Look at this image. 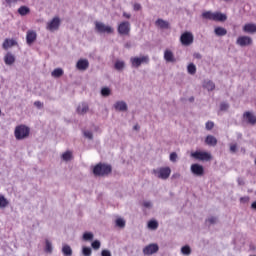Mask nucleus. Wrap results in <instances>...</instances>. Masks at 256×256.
Here are the masks:
<instances>
[{"label":"nucleus","instance_id":"20","mask_svg":"<svg viewBox=\"0 0 256 256\" xmlns=\"http://www.w3.org/2000/svg\"><path fill=\"white\" fill-rule=\"evenodd\" d=\"M61 254H64V256H73V249L69 248V245H64L61 247Z\"/></svg>","mask_w":256,"mask_h":256},{"label":"nucleus","instance_id":"58","mask_svg":"<svg viewBox=\"0 0 256 256\" xmlns=\"http://www.w3.org/2000/svg\"><path fill=\"white\" fill-rule=\"evenodd\" d=\"M180 177V174H177V173H175L174 175H172V178L173 179H177V178H179Z\"/></svg>","mask_w":256,"mask_h":256},{"label":"nucleus","instance_id":"15","mask_svg":"<svg viewBox=\"0 0 256 256\" xmlns=\"http://www.w3.org/2000/svg\"><path fill=\"white\" fill-rule=\"evenodd\" d=\"M242 118H244V121H247V124L255 125L256 123V117L255 115H252L251 112H244V115H242Z\"/></svg>","mask_w":256,"mask_h":256},{"label":"nucleus","instance_id":"34","mask_svg":"<svg viewBox=\"0 0 256 256\" xmlns=\"http://www.w3.org/2000/svg\"><path fill=\"white\" fill-rule=\"evenodd\" d=\"M82 256H91V248L82 247Z\"/></svg>","mask_w":256,"mask_h":256},{"label":"nucleus","instance_id":"23","mask_svg":"<svg viewBox=\"0 0 256 256\" xmlns=\"http://www.w3.org/2000/svg\"><path fill=\"white\" fill-rule=\"evenodd\" d=\"M115 110L116 111H127V103L115 102Z\"/></svg>","mask_w":256,"mask_h":256},{"label":"nucleus","instance_id":"37","mask_svg":"<svg viewBox=\"0 0 256 256\" xmlns=\"http://www.w3.org/2000/svg\"><path fill=\"white\" fill-rule=\"evenodd\" d=\"M76 65H89V60L87 59H80L76 62Z\"/></svg>","mask_w":256,"mask_h":256},{"label":"nucleus","instance_id":"62","mask_svg":"<svg viewBox=\"0 0 256 256\" xmlns=\"http://www.w3.org/2000/svg\"><path fill=\"white\" fill-rule=\"evenodd\" d=\"M189 65H194L193 63H189Z\"/></svg>","mask_w":256,"mask_h":256},{"label":"nucleus","instance_id":"46","mask_svg":"<svg viewBox=\"0 0 256 256\" xmlns=\"http://www.w3.org/2000/svg\"><path fill=\"white\" fill-rule=\"evenodd\" d=\"M34 107H37V109L43 108V102L34 101Z\"/></svg>","mask_w":256,"mask_h":256},{"label":"nucleus","instance_id":"40","mask_svg":"<svg viewBox=\"0 0 256 256\" xmlns=\"http://www.w3.org/2000/svg\"><path fill=\"white\" fill-rule=\"evenodd\" d=\"M46 253L51 254V242L49 240H46V249H44Z\"/></svg>","mask_w":256,"mask_h":256},{"label":"nucleus","instance_id":"19","mask_svg":"<svg viewBox=\"0 0 256 256\" xmlns=\"http://www.w3.org/2000/svg\"><path fill=\"white\" fill-rule=\"evenodd\" d=\"M214 33L217 37H225V35H227V29L223 27H216L214 29Z\"/></svg>","mask_w":256,"mask_h":256},{"label":"nucleus","instance_id":"48","mask_svg":"<svg viewBox=\"0 0 256 256\" xmlns=\"http://www.w3.org/2000/svg\"><path fill=\"white\" fill-rule=\"evenodd\" d=\"M100 256H111V252L109 250L100 251Z\"/></svg>","mask_w":256,"mask_h":256},{"label":"nucleus","instance_id":"55","mask_svg":"<svg viewBox=\"0 0 256 256\" xmlns=\"http://www.w3.org/2000/svg\"><path fill=\"white\" fill-rule=\"evenodd\" d=\"M201 54L200 53H194V58L195 59H201Z\"/></svg>","mask_w":256,"mask_h":256},{"label":"nucleus","instance_id":"9","mask_svg":"<svg viewBox=\"0 0 256 256\" xmlns=\"http://www.w3.org/2000/svg\"><path fill=\"white\" fill-rule=\"evenodd\" d=\"M61 27V19L54 17L50 22L47 23L46 29L48 31H57Z\"/></svg>","mask_w":256,"mask_h":256},{"label":"nucleus","instance_id":"13","mask_svg":"<svg viewBox=\"0 0 256 256\" xmlns=\"http://www.w3.org/2000/svg\"><path fill=\"white\" fill-rule=\"evenodd\" d=\"M35 41H37V32L29 30L26 34L27 45H32V43H35Z\"/></svg>","mask_w":256,"mask_h":256},{"label":"nucleus","instance_id":"26","mask_svg":"<svg viewBox=\"0 0 256 256\" xmlns=\"http://www.w3.org/2000/svg\"><path fill=\"white\" fill-rule=\"evenodd\" d=\"M164 59H165V61H167L168 63H174L173 52H171L170 50H166V51L164 52Z\"/></svg>","mask_w":256,"mask_h":256},{"label":"nucleus","instance_id":"53","mask_svg":"<svg viewBox=\"0 0 256 256\" xmlns=\"http://www.w3.org/2000/svg\"><path fill=\"white\" fill-rule=\"evenodd\" d=\"M123 17H125V19H131V14L123 12Z\"/></svg>","mask_w":256,"mask_h":256},{"label":"nucleus","instance_id":"17","mask_svg":"<svg viewBox=\"0 0 256 256\" xmlns=\"http://www.w3.org/2000/svg\"><path fill=\"white\" fill-rule=\"evenodd\" d=\"M4 61L6 65H13L15 63V55L8 52L4 57Z\"/></svg>","mask_w":256,"mask_h":256},{"label":"nucleus","instance_id":"45","mask_svg":"<svg viewBox=\"0 0 256 256\" xmlns=\"http://www.w3.org/2000/svg\"><path fill=\"white\" fill-rule=\"evenodd\" d=\"M87 69V65H76V70L85 71Z\"/></svg>","mask_w":256,"mask_h":256},{"label":"nucleus","instance_id":"41","mask_svg":"<svg viewBox=\"0 0 256 256\" xmlns=\"http://www.w3.org/2000/svg\"><path fill=\"white\" fill-rule=\"evenodd\" d=\"M212 129H213V122H210V121L205 122V130L210 131Z\"/></svg>","mask_w":256,"mask_h":256},{"label":"nucleus","instance_id":"39","mask_svg":"<svg viewBox=\"0 0 256 256\" xmlns=\"http://www.w3.org/2000/svg\"><path fill=\"white\" fill-rule=\"evenodd\" d=\"M91 249L99 250V241L94 240V242H91Z\"/></svg>","mask_w":256,"mask_h":256},{"label":"nucleus","instance_id":"27","mask_svg":"<svg viewBox=\"0 0 256 256\" xmlns=\"http://www.w3.org/2000/svg\"><path fill=\"white\" fill-rule=\"evenodd\" d=\"M73 159V152H64V154H61V160H64V162H67L69 160Z\"/></svg>","mask_w":256,"mask_h":256},{"label":"nucleus","instance_id":"43","mask_svg":"<svg viewBox=\"0 0 256 256\" xmlns=\"http://www.w3.org/2000/svg\"><path fill=\"white\" fill-rule=\"evenodd\" d=\"M237 151V144H230L229 145V152H236Z\"/></svg>","mask_w":256,"mask_h":256},{"label":"nucleus","instance_id":"1","mask_svg":"<svg viewBox=\"0 0 256 256\" xmlns=\"http://www.w3.org/2000/svg\"><path fill=\"white\" fill-rule=\"evenodd\" d=\"M31 135V128H27L25 125H18L13 130V137L16 141L27 139V136Z\"/></svg>","mask_w":256,"mask_h":256},{"label":"nucleus","instance_id":"21","mask_svg":"<svg viewBox=\"0 0 256 256\" xmlns=\"http://www.w3.org/2000/svg\"><path fill=\"white\" fill-rule=\"evenodd\" d=\"M243 31L245 33H256V25L255 24H246L243 27Z\"/></svg>","mask_w":256,"mask_h":256},{"label":"nucleus","instance_id":"49","mask_svg":"<svg viewBox=\"0 0 256 256\" xmlns=\"http://www.w3.org/2000/svg\"><path fill=\"white\" fill-rule=\"evenodd\" d=\"M133 9H134L135 11H141V4L135 3V4L133 5Z\"/></svg>","mask_w":256,"mask_h":256},{"label":"nucleus","instance_id":"10","mask_svg":"<svg viewBox=\"0 0 256 256\" xmlns=\"http://www.w3.org/2000/svg\"><path fill=\"white\" fill-rule=\"evenodd\" d=\"M236 43L240 47H247L249 45H253V39H251L249 36H240L237 38Z\"/></svg>","mask_w":256,"mask_h":256},{"label":"nucleus","instance_id":"14","mask_svg":"<svg viewBox=\"0 0 256 256\" xmlns=\"http://www.w3.org/2000/svg\"><path fill=\"white\" fill-rule=\"evenodd\" d=\"M132 65H141L142 63H149L148 56L135 57L130 59Z\"/></svg>","mask_w":256,"mask_h":256},{"label":"nucleus","instance_id":"59","mask_svg":"<svg viewBox=\"0 0 256 256\" xmlns=\"http://www.w3.org/2000/svg\"><path fill=\"white\" fill-rule=\"evenodd\" d=\"M5 2L8 4V5H11L13 3V0H5Z\"/></svg>","mask_w":256,"mask_h":256},{"label":"nucleus","instance_id":"5","mask_svg":"<svg viewBox=\"0 0 256 256\" xmlns=\"http://www.w3.org/2000/svg\"><path fill=\"white\" fill-rule=\"evenodd\" d=\"M190 157L193 158L196 161H202V162H208L212 157L210 156V153L204 152V151H196L193 153H190Z\"/></svg>","mask_w":256,"mask_h":256},{"label":"nucleus","instance_id":"35","mask_svg":"<svg viewBox=\"0 0 256 256\" xmlns=\"http://www.w3.org/2000/svg\"><path fill=\"white\" fill-rule=\"evenodd\" d=\"M0 208H7V199L0 196Z\"/></svg>","mask_w":256,"mask_h":256},{"label":"nucleus","instance_id":"28","mask_svg":"<svg viewBox=\"0 0 256 256\" xmlns=\"http://www.w3.org/2000/svg\"><path fill=\"white\" fill-rule=\"evenodd\" d=\"M62 75H63V70L61 68H55V70H52V77L61 78Z\"/></svg>","mask_w":256,"mask_h":256},{"label":"nucleus","instance_id":"6","mask_svg":"<svg viewBox=\"0 0 256 256\" xmlns=\"http://www.w3.org/2000/svg\"><path fill=\"white\" fill-rule=\"evenodd\" d=\"M95 30L97 33H107V35H111L115 30L113 27L105 25L103 22H95Z\"/></svg>","mask_w":256,"mask_h":256},{"label":"nucleus","instance_id":"29","mask_svg":"<svg viewBox=\"0 0 256 256\" xmlns=\"http://www.w3.org/2000/svg\"><path fill=\"white\" fill-rule=\"evenodd\" d=\"M110 94L111 90L109 88L103 87V89H100V96L109 97Z\"/></svg>","mask_w":256,"mask_h":256},{"label":"nucleus","instance_id":"56","mask_svg":"<svg viewBox=\"0 0 256 256\" xmlns=\"http://www.w3.org/2000/svg\"><path fill=\"white\" fill-rule=\"evenodd\" d=\"M250 208L256 210V201L253 202V204H250Z\"/></svg>","mask_w":256,"mask_h":256},{"label":"nucleus","instance_id":"25","mask_svg":"<svg viewBox=\"0 0 256 256\" xmlns=\"http://www.w3.org/2000/svg\"><path fill=\"white\" fill-rule=\"evenodd\" d=\"M18 13L19 15H21L22 17H25V15H29V13H31V9H29V7L27 6H21L18 9Z\"/></svg>","mask_w":256,"mask_h":256},{"label":"nucleus","instance_id":"24","mask_svg":"<svg viewBox=\"0 0 256 256\" xmlns=\"http://www.w3.org/2000/svg\"><path fill=\"white\" fill-rule=\"evenodd\" d=\"M76 113H79V115H85V113H87V104H79V107H76Z\"/></svg>","mask_w":256,"mask_h":256},{"label":"nucleus","instance_id":"3","mask_svg":"<svg viewBox=\"0 0 256 256\" xmlns=\"http://www.w3.org/2000/svg\"><path fill=\"white\" fill-rule=\"evenodd\" d=\"M203 19H209V21H220L221 23H224V21L227 19V15L221 13V12H211L206 11L202 13Z\"/></svg>","mask_w":256,"mask_h":256},{"label":"nucleus","instance_id":"51","mask_svg":"<svg viewBox=\"0 0 256 256\" xmlns=\"http://www.w3.org/2000/svg\"><path fill=\"white\" fill-rule=\"evenodd\" d=\"M208 223H209V224H214V223H216V217L208 218Z\"/></svg>","mask_w":256,"mask_h":256},{"label":"nucleus","instance_id":"52","mask_svg":"<svg viewBox=\"0 0 256 256\" xmlns=\"http://www.w3.org/2000/svg\"><path fill=\"white\" fill-rule=\"evenodd\" d=\"M115 71H121L123 70V65H115Z\"/></svg>","mask_w":256,"mask_h":256},{"label":"nucleus","instance_id":"36","mask_svg":"<svg viewBox=\"0 0 256 256\" xmlns=\"http://www.w3.org/2000/svg\"><path fill=\"white\" fill-rule=\"evenodd\" d=\"M181 254L184 256H189V246L181 247Z\"/></svg>","mask_w":256,"mask_h":256},{"label":"nucleus","instance_id":"31","mask_svg":"<svg viewBox=\"0 0 256 256\" xmlns=\"http://www.w3.org/2000/svg\"><path fill=\"white\" fill-rule=\"evenodd\" d=\"M92 239H93V234L89 232H85V234H82V240L91 241Z\"/></svg>","mask_w":256,"mask_h":256},{"label":"nucleus","instance_id":"30","mask_svg":"<svg viewBox=\"0 0 256 256\" xmlns=\"http://www.w3.org/2000/svg\"><path fill=\"white\" fill-rule=\"evenodd\" d=\"M208 91H213V82L205 81V84L202 85Z\"/></svg>","mask_w":256,"mask_h":256},{"label":"nucleus","instance_id":"42","mask_svg":"<svg viewBox=\"0 0 256 256\" xmlns=\"http://www.w3.org/2000/svg\"><path fill=\"white\" fill-rule=\"evenodd\" d=\"M176 160H177V154L174 153V152L170 153V154H169V161L174 162V161H176Z\"/></svg>","mask_w":256,"mask_h":256},{"label":"nucleus","instance_id":"60","mask_svg":"<svg viewBox=\"0 0 256 256\" xmlns=\"http://www.w3.org/2000/svg\"><path fill=\"white\" fill-rule=\"evenodd\" d=\"M133 130L139 131V125L133 126Z\"/></svg>","mask_w":256,"mask_h":256},{"label":"nucleus","instance_id":"4","mask_svg":"<svg viewBox=\"0 0 256 256\" xmlns=\"http://www.w3.org/2000/svg\"><path fill=\"white\" fill-rule=\"evenodd\" d=\"M152 173H154V176L157 177V179L166 180L168 179V176L171 175V169L168 167H160L152 170Z\"/></svg>","mask_w":256,"mask_h":256},{"label":"nucleus","instance_id":"38","mask_svg":"<svg viewBox=\"0 0 256 256\" xmlns=\"http://www.w3.org/2000/svg\"><path fill=\"white\" fill-rule=\"evenodd\" d=\"M187 73H190V75L195 74V66L194 65H188L187 66Z\"/></svg>","mask_w":256,"mask_h":256},{"label":"nucleus","instance_id":"8","mask_svg":"<svg viewBox=\"0 0 256 256\" xmlns=\"http://www.w3.org/2000/svg\"><path fill=\"white\" fill-rule=\"evenodd\" d=\"M119 35H129L131 33V23L129 21H123L118 25L117 29Z\"/></svg>","mask_w":256,"mask_h":256},{"label":"nucleus","instance_id":"33","mask_svg":"<svg viewBox=\"0 0 256 256\" xmlns=\"http://www.w3.org/2000/svg\"><path fill=\"white\" fill-rule=\"evenodd\" d=\"M156 227H158V224H156V221H148V229L156 230Z\"/></svg>","mask_w":256,"mask_h":256},{"label":"nucleus","instance_id":"7","mask_svg":"<svg viewBox=\"0 0 256 256\" xmlns=\"http://www.w3.org/2000/svg\"><path fill=\"white\" fill-rule=\"evenodd\" d=\"M194 39L193 33L186 31L180 36V43L185 47H189V45H193Z\"/></svg>","mask_w":256,"mask_h":256},{"label":"nucleus","instance_id":"22","mask_svg":"<svg viewBox=\"0 0 256 256\" xmlns=\"http://www.w3.org/2000/svg\"><path fill=\"white\" fill-rule=\"evenodd\" d=\"M205 145H208L211 147L216 146V138L213 136H210V135L206 136L205 137Z\"/></svg>","mask_w":256,"mask_h":256},{"label":"nucleus","instance_id":"50","mask_svg":"<svg viewBox=\"0 0 256 256\" xmlns=\"http://www.w3.org/2000/svg\"><path fill=\"white\" fill-rule=\"evenodd\" d=\"M246 202H249V197H241V204H246Z\"/></svg>","mask_w":256,"mask_h":256},{"label":"nucleus","instance_id":"61","mask_svg":"<svg viewBox=\"0 0 256 256\" xmlns=\"http://www.w3.org/2000/svg\"><path fill=\"white\" fill-rule=\"evenodd\" d=\"M188 101L192 102V97H190V99H188Z\"/></svg>","mask_w":256,"mask_h":256},{"label":"nucleus","instance_id":"18","mask_svg":"<svg viewBox=\"0 0 256 256\" xmlns=\"http://www.w3.org/2000/svg\"><path fill=\"white\" fill-rule=\"evenodd\" d=\"M155 24L157 27H160V29H169V23L161 18L157 19Z\"/></svg>","mask_w":256,"mask_h":256},{"label":"nucleus","instance_id":"12","mask_svg":"<svg viewBox=\"0 0 256 256\" xmlns=\"http://www.w3.org/2000/svg\"><path fill=\"white\" fill-rule=\"evenodd\" d=\"M190 173H193L194 176L201 177L204 175V168L199 164L190 165Z\"/></svg>","mask_w":256,"mask_h":256},{"label":"nucleus","instance_id":"32","mask_svg":"<svg viewBox=\"0 0 256 256\" xmlns=\"http://www.w3.org/2000/svg\"><path fill=\"white\" fill-rule=\"evenodd\" d=\"M115 226H118V228H123V226H125V222H123V219L121 218L115 219Z\"/></svg>","mask_w":256,"mask_h":256},{"label":"nucleus","instance_id":"16","mask_svg":"<svg viewBox=\"0 0 256 256\" xmlns=\"http://www.w3.org/2000/svg\"><path fill=\"white\" fill-rule=\"evenodd\" d=\"M15 45H17V42L15 39L6 38L2 44V47L3 49L7 50V49H11V47H15Z\"/></svg>","mask_w":256,"mask_h":256},{"label":"nucleus","instance_id":"2","mask_svg":"<svg viewBox=\"0 0 256 256\" xmlns=\"http://www.w3.org/2000/svg\"><path fill=\"white\" fill-rule=\"evenodd\" d=\"M92 173L97 177H105L111 174V165L104 163H97L94 165V169H92Z\"/></svg>","mask_w":256,"mask_h":256},{"label":"nucleus","instance_id":"11","mask_svg":"<svg viewBox=\"0 0 256 256\" xmlns=\"http://www.w3.org/2000/svg\"><path fill=\"white\" fill-rule=\"evenodd\" d=\"M156 251H159V247L156 246V244H148V246H145V248H142V254L145 256H150L156 253Z\"/></svg>","mask_w":256,"mask_h":256},{"label":"nucleus","instance_id":"57","mask_svg":"<svg viewBox=\"0 0 256 256\" xmlns=\"http://www.w3.org/2000/svg\"><path fill=\"white\" fill-rule=\"evenodd\" d=\"M115 65H125V62H123V61H117V62L115 63Z\"/></svg>","mask_w":256,"mask_h":256},{"label":"nucleus","instance_id":"54","mask_svg":"<svg viewBox=\"0 0 256 256\" xmlns=\"http://www.w3.org/2000/svg\"><path fill=\"white\" fill-rule=\"evenodd\" d=\"M142 206H144L145 208H150V202H144L142 203Z\"/></svg>","mask_w":256,"mask_h":256},{"label":"nucleus","instance_id":"44","mask_svg":"<svg viewBox=\"0 0 256 256\" xmlns=\"http://www.w3.org/2000/svg\"><path fill=\"white\" fill-rule=\"evenodd\" d=\"M84 135L86 139H93V134L91 133V131H85Z\"/></svg>","mask_w":256,"mask_h":256},{"label":"nucleus","instance_id":"47","mask_svg":"<svg viewBox=\"0 0 256 256\" xmlns=\"http://www.w3.org/2000/svg\"><path fill=\"white\" fill-rule=\"evenodd\" d=\"M228 110V104L220 103V111H226Z\"/></svg>","mask_w":256,"mask_h":256}]
</instances>
